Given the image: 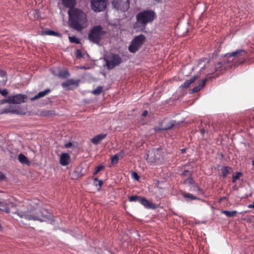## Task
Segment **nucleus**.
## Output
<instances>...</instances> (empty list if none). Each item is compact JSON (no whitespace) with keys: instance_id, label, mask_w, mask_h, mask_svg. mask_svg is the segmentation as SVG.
Instances as JSON below:
<instances>
[{"instance_id":"obj_1","label":"nucleus","mask_w":254,"mask_h":254,"mask_svg":"<svg viewBox=\"0 0 254 254\" xmlns=\"http://www.w3.org/2000/svg\"><path fill=\"white\" fill-rule=\"evenodd\" d=\"M68 14L69 24L72 28L79 31L85 27L86 15L83 11L77 9H69Z\"/></svg>"},{"instance_id":"obj_2","label":"nucleus","mask_w":254,"mask_h":254,"mask_svg":"<svg viewBox=\"0 0 254 254\" xmlns=\"http://www.w3.org/2000/svg\"><path fill=\"white\" fill-rule=\"evenodd\" d=\"M21 218L28 220L38 221L41 222L52 223L54 220L50 214H44L39 210H30L25 212L16 211L14 213Z\"/></svg>"},{"instance_id":"obj_3","label":"nucleus","mask_w":254,"mask_h":254,"mask_svg":"<svg viewBox=\"0 0 254 254\" xmlns=\"http://www.w3.org/2000/svg\"><path fill=\"white\" fill-rule=\"evenodd\" d=\"M156 17L155 12L151 10H144L139 12L136 16L135 27L141 30L145 29L147 23L152 22Z\"/></svg>"},{"instance_id":"obj_4","label":"nucleus","mask_w":254,"mask_h":254,"mask_svg":"<svg viewBox=\"0 0 254 254\" xmlns=\"http://www.w3.org/2000/svg\"><path fill=\"white\" fill-rule=\"evenodd\" d=\"M106 33L107 32L101 25L94 26L90 30L88 39L92 43L99 44Z\"/></svg>"},{"instance_id":"obj_5","label":"nucleus","mask_w":254,"mask_h":254,"mask_svg":"<svg viewBox=\"0 0 254 254\" xmlns=\"http://www.w3.org/2000/svg\"><path fill=\"white\" fill-rule=\"evenodd\" d=\"M106 61V66L108 69H113L119 65L122 62V59L117 54H110L104 58Z\"/></svg>"},{"instance_id":"obj_6","label":"nucleus","mask_w":254,"mask_h":254,"mask_svg":"<svg viewBox=\"0 0 254 254\" xmlns=\"http://www.w3.org/2000/svg\"><path fill=\"white\" fill-rule=\"evenodd\" d=\"M145 39V37L142 34L135 36L128 47L129 51L132 53L137 51L143 44Z\"/></svg>"},{"instance_id":"obj_7","label":"nucleus","mask_w":254,"mask_h":254,"mask_svg":"<svg viewBox=\"0 0 254 254\" xmlns=\"http://www.w3.org/2000/svg\"><path fill=\"white\" fill-rule=\"evenodd\" d=\"M224 57L227 58V61L224 60L223 61L218 63L216 66V70L222 68V69H226L231 66V64L233 61L237 59L232 56V53H227L224 56Z\"/></svg>"},{"instance_id":"obj_8","label":"nucleus","mask_w":254,"mask_h":254,"mask_svg":"<svg viewBox=\"0 0 254 254\" xmlns=\"http://www.w3.org/2000/svg\"><path fill=\"white\" fill-rule=\"evenodd\" d=\"M112 4L115 8L122 12L127 11L129 7V0H113Z\"/></svg>"},{"instance_id":"obj_9","label":"nucleus","mask_w":254,"mask_h":254,"mask_svg":"<svg viewBox=\"0 0 254 254\" xmlns=\"http://www.w3.org/2000/svg\"><path fill=\"white\" fill-rule=\"evenodd\" d=\"M106 5L107 0H91V8L95 12L103 11Z\"/></svg>"},{"instance_id":"obj_10","label":"nucleus","mask_w":254,"mask_h":254,"mask_svg":"<svg viewBox=\"0 0 254 254\" xmlns=\"http://www.w3.org/2000/svg\"><path fill=\"white\" fill-rule=\"evenodd\" d=\"M27 96L23 94H17L15 96H9L8 99L5 100L3 103L12 104H20L25 102Z\"/></svg>"},{"instance_id":"obj_11","label":"nucleus","mask_w":254,"mask_h":254,"mask_svg":"<svg viewBox=\"0 0 254 254\" xmlns=\"http://www.w3.org/2000/svg\"><path fill=\"white\" fill-rule=\"evenodd\" d=\"M174 126V123L172 122L169 121L168 120H164L163 122L160 125L159 127H155L156 131H160L164 130H168Z\"/></svg>"},{"instance_id":"obj_12","label":"nucleus","mask_w":254,"mask_h":254,"mask_svg":"<svg viewBox=\"0 0 254 254\" xmlns=\"http://www.w3.org/2000/svg\"><path fill=\"white\" fill-rule=\"evenodd\" d=\"M70 160L69 155L67 153H62L60 157V164L64 166L67 165Z\"/></svg>"},{"instance_id":"obj_13","label":"nucleus","mask_w":254,"mask_h":254,"mask_svg":"<svg viewBox=\"0 0 254 254\" xmlns=\"http://www.w3.org/2000/svg\"><path fill=\"white\" fill-rule=\"evenodd\" d=\"M107 134L101 133L94 136L91 139V142L95 145L99 144L103 139L106 138Z\"/></svg>"},{"instance_id":"obj_14","label":"nucleus","mask_w":254,"mask_h":254,"mask_svg":"<svg viewBox=\"0 0 254 254\" xmlns=\"http://www.w3.org/2000/svg\"><path fill=\"white\" fill-rule=\"evenodd\" d=\"M232 56L234 57L238 60L240 57L245 56L247 53L246 51L244 50L239 49L235 52H232Z\"/></svg>"},{"instance_id":"obj_15","label":"nucleus","mask_w":254,"mask_h":254,"mask_svg":"<svg viewBox=\"0 0 254 254\" xmlns=\"http://www.w3.org/2000/svg\"><path fill=\"white\" fill-rule=\"evenodd\" d=\"M18 159L19 161L22 164H27L28 166L30 165V162L28 158L22 153L18 155Z\"/></svg>"},{"instance_id":"obj_16","label":"nucleus","mask_w":254,"mask_h":254,"mask_svg":"<svg viewBox=\"0 0 254 254\" xmlns=\"http://www.w3.org/2000/svg\"><path fill=\"white\" fill-rule=\"evenodd\" d=\"M140 203L147 208H154V205L151 203L148 200L144 198H142L140 200Z\"/></svg>"},{"instance_id":"obj_17","label":"nucleus","mask_w":254,"mask_h":254,"mask_svg":"<svg viewBox=\"0 0 254 254\" xmlns=\"http://www.w3.org/2000/svg\"><path fill=\"white\" fill-rule=\"evenodd\" d=\"M63 4L67 7L72 8L75 4V0H62Z\"/></svg>"},{"instance_id":"obj_18","label":"nucleus","mask_w":254,"mask_h":254,"mask_svg":"<svg viewBox=\"0 0 254 254\" xmlns=\"http://www.w3.org/2000/svg\"><path fill=\"white\" fill-rule=\"evenodd\" d=\"M199 76L198 75L194 76L191 78L186 80L182 85L181 87L184 88H188L190 86V85L192 84L194 81L198 78Z\"/></svg>"},{"instance_id":"obj_19","label":"nucleus","mask_w":254,"mask_h":254,"mask_svg":"<svg viewBox=\"0 0 254 254\" xmlns=\"http://www.w3.org/2000/svg\"><path fill=\"white\" fill-rule=\"evenodd\" d=\"M50 92V90L47 89L44 91L40 92L37 95L33 97L31 100H35L39 98H42L47 95Z\"/></svg>"},{"instance_id":"obj_20","label":"nucleus","mask_w":254,"mask_h":254,"mask_svg":"<svg viewBox=\"0 0 254 254\" xmlns=\"http://www.w3.org/2000/svg\"><path fill=\"white\" fill-rule=\"evenodd\" d=\"M206 81V79H204L202 80L200 83H199L198 85L194 87L192 89L193 92H196L198 91H199L202 87L204 86V85L205 84Z\"/></svg>"},{"instance_id":"obj_21","label":"nucleus","mask_w":254,"mask_h":254,"mask_svg":"<svg viewBox=\"0 0 254 254\" xmlns=\"http://www.w3.org/2000/svg\"><path fill=\"white\" fill-rule=\"evenodd\" d=\"M77 84L76 82L73 79H69L62 83V86L64 88L68 87L72 85Z\"/></svg>"},{"instance_id":"obj_22","label":"nucleus","mask_w":254,"mask_h":254,"mask_svg":"<svg viewBox=\"0 0 254 254\" xmlns=\"http://www.w3.org/2000/svg\"><path fill=\"white\" fill-rule=\"evenodd\" d=\"M0 210L5 211L6 213H10V209L6 203L0 201Z\"/></svg>"},{"instance_id":"obj_23","label":"nucleus","mask_w":254,"mask_h":254,"mask_svg":"<svg viewBox=\"0 0 254 254\" xmlns=\"http://www.w3.org/2000/svg\"><path fill=\"white\" fill-rule=\"evenodd\" d=\"M222 213L224 214L226 216L228 217H232L236 216L237 213V211L236 210L233 211H227V210H223L222 211Z\"/></svg>"},{"instance_id":"obj_24","label":"nucleus","mask_w":254,"mask_h":254,"mask_svg":"<svg viewBox=\"0 0 254 254\" xmlns=\"http://www.w3.org/2000/svg\"><path fill=\"white\" fill-rule=\"evenodd\" d=\"M42 34L43 35L56 36H58V37H60L61 36V34L60 33H59L58 32H55L52 30H46V31H43L42 32Z\"/></svg>"},{"instance_id":"obj_25","label":"nucleus","mask_w":254,"mask_h":254,"mask_svg":"<svg viewBox=\"0 0 254 254\" xmlns=\"http://www.w3.org/2000/svg\"><path fill=\"white\" fill-rule=\"evenodd\" d=\"M94 184L96 187H98L97 189L99 190L103 185V181L95 178L94 179Z\"/></svg>"},{"instance_id":"obj_26","label":"nucleus","mask_w":254,"mask_h":254,"mask_svg":"<svg viewBox=\"0 0 254 254\" xmlns=\"http://www.w3.org/2000/svg\"><path fill=\"white\" fill-rule=\"evenodd\" d=\"M102 89H103V87L102 86H98L96 89L92 91V93L94 95H99L102 92Z\"/></svg>"},{"instance_id":"obj_27","label":"nucleus","mask_w":254,"mask_h":254,"mask_svg":"<svg viewBox=\"0 0 254 254\" xmlns=\"http://www.w3.org/2000/svg\"><path fill=\"white\" fill-rule=\"evenodd\" d=\"M68 39H69L70 42H71V43H76V44L80 43V41H79V39H77L75 36H69L68 37Z\"/></svg>"},{"instance_id":"obj_28","label":"nucleus","mask_w":254,"mask_h":254,"mask_svg":"<svg viewBox=\"0 0 254 254\" xmlns=\"http://www.w3.org/2000/svg\"><path fill=\"white\" fill-rule=\"evenodd\" d=\"M59 75L61 77L66 78L69 75V73L67 71L65 70L64 71L60 72L59 73Z\"/></svg>"},{"instance_id":"obj_29","label":"nucleus","mask_w":254,"mask_h":254,"mask_svg":"<svg viewBox=\"0 0 254 254\" xmlns=\"http://www.w3.org/2000/svg\"><path fill=\"white\" fill-rule=\"evenodd\" d=\"M231 168L228 167H225L222 169V173L223 177H225L229 173Z\"/></svg>"},{"instance_id":"obj_30","label":"nucleus","mask_w":254,"mask_h":254,"mask_svg":"<svg viewBox=\"0 0 254 254\" xmlns=\"http://www.w3.org/2000/svg\"><path fill=\"white\" fill-rule=\"evenodd\" d=\"M141 199V197L136 196V195H133L129 197V201H138L140 202V200Z\"/></svg>"},{"instance_id":"obj_31","label":"nucleus","mask_w":254,"mask_h":254,"mask_svg":"<svg viewBox=\"0 0 254 254\" xmlns=\"http://www.w3.org/2000/svg\"><path fill=\"white\" fill-rule=\"evenodd\" d=\"M184 196L185 198H190V199H192V200H194V199H197L196 197L194 196L192 194H190V193H185L184 194Z\"/></svg>"},{"instance_id":"obj_32","label":"nucleus","mask_w":254,"mask_h":254,"mask_svg":"<svg viewBox=\"0 0 254 254\" xmlns=\"http://www.w3.org/2000/svg\"><path fill=\"white\" fill-rule=\"evenodd\" d=\"M119 160V159L115 154L114 155L112 156L111 157V163L112 164H117Z\"/></svg>"},{"instance_id":"obj_33","label":"nucleus","mask_w":254,"mask_h":254,"mask_svg":"<svg viewBox=\"0 0 254 254\" xmlns=\"http://www.w3.org/2000/svg\"><path fill=\"white\" fill-rule=\"evenodd\" d=\"M10 112H11L12 113H15V114H18V111L16 110L10 111L8 109H5L4 110V111L1 112V114L7 113H10Z\"/></svg>"},{"instance_id":"obj_34","label":"nucleus","mask_w":254,"mask_h":254,"mask_svg":"<svg viewBox=\"0 0 254 254\" xmlns=\"http://www.w3.org/2000/svg\"><path fill=\"white\" fill-rule=\"evenodd\" d=\"M0 76L3 77L5 78V79L3 80V84H4L7 81V78L6 77L5 72L3 70H0Z\"/></svg>"},{"instance_id":"obj_35","label":"nucleus","mask_w":254,"mask_h":254,"mask_svg":"<svg viewBox=\"0 0 254 254\" xmlns=\"http://www.w3.org/2000/svg\"><path fill=\"white\" fill-rule=\"evenodd\" d=\"M242 175L241 173H237L236 175L234 176L233 177L232 182L234 183L237 180L239 179L240 176Z\"/></svg>"},{"instance_id":"obj_36","label":"nucleus","mask_w":254,"mask_h":254,"mask_svg":"<svg viewBox=\"0 0 254 254\" xmlns=\"http://www.w3.org/2000/svg\"><path fill=\"white\" fill-rule=\"evenodd\" d=\"M124 151L123 150L121 152L116 154L115 155L118 157L119 159L122 158L124 156Z\"/></svg>"},{"instance_id":"obj_37","label":"nucleus","mask_w":254,"mask_h":254,"mask_svg":"<svg viewBox=\"0 0 254 254\" xmlns=\"http://www.w3.org/2000/svg\"><path fill=\"white\" fill-rule=\"evenodd\" d=\"M104 166L100 165L96 167V170L95 172H94V174H97L99 172L101 171L104 168Z\"/></svg>"},{"instance_id":"obj_38","label":"nucleus","mask_w":254,"mask_h":254,"mask_svg":"<svg viewBox=\"0 0 254 254\" xmlns=\"http://www.w3.org/2000/svg\"><path fill=\"white\" fill-rule=\"evenodd\" d=\"M132 177H133L134 179H135V180H138V179H139V176H138V175H137V174L136 173H135V172H133V173H132Z\"/></svg>"},{"instance_id":"obj_39","label":"nucleus","mask_w":254,"mask_h":254,"mask_svg":"<svg viewBox=\"0 0 254 254\" xmlns=\"http://www.w3.org/2000/svg\"><path fill=\"white\" fill-rule=\"evenodd\" d=\"M0 93L2 96H5L8 94V91L6 89H3L1 90Z\"/></svg>"},{"instance_id":"obj_40","label":"nucleus","mask_w":254,"mask_h":254,"mask_svg":"<svg viewBox=\"0 0 254 254\" xmlns=\"http://www.w3.org/2000/svg\"><path fill=\"white\" fill-rule=\"evenodd\" d=\"M193 183V180L191 178H188L185 181V184H192Z\"/></svg>"},{"instance_id":"obj_41","label":"nucleus","mask_w":254,"mask_h":254,"mask_svg":"<svg viewBox=\"0 0 254 254\" xmlns=\"http://www.w3.org/2000/svg\"><path fill=\"white\" fill-rule=\"evenodd\" d=\"M72 145V144L71 142H68V143H66L64 145V146L65 148H68L71 147Z\"/></svg>"},{"instance_id":"obj_42","label":"nucleus","mask_w":254,"mask_h":254,"mask_svg":"<svg viewBox=\"0 0 254 254\" xmlns=\"http://www.w3.org/2000/svg\"><path fill=\"white\" fill-rule=\"evenodd\" d=\"M76 55L77 57H79L81 56V52L80 50H77L76 51Z\"/></svg>"},{"instance_id":"obj_43","label":"nucleus","mask_w":254,"mask_h":254,"mask_svg":"<svg viewBox=\"0 0 254 254\" xmlns=\"http://www.w3.org/2000/svg\"><path fill=\"white\" fill-rule=\"evenodd\" d=\"M5 178L4 175L0 172V180H2Z\"/></svg>"},{"instance_id":"obj_44","label":"nucleus","mask_w":254,"mask_h":254,"mask_svg":"<svg viewBox=\"0 0 254 254\" xmlns=\"http://www.w3.org/2000/svg\"><path fill=\"white\" fill-rule=\"evenodd\" d=\"M34 12L35 13V18H38L39 17V12L38 11L36 10H34Z\"/></svg>"},{"instance_id":"obj_45","label":"nucleus","mask_w":254,"mask_h":254,"mask_svg":"<svg viewBox=\"0 0 254 254\" xmlns=\"http://www.w3.org/2000/svg\"><path fill=\"white\" fill-rule=\"evenodd\" d=\"M148 114V111H146V110H145L143 112L142 114V116L143 117H146Z\"/></svg>"},{"instance_id":"obj_46","label":"nucleus","mask_w":254,"mask_h":254,"mask_svg":"<svg viewBox=\"0 0 254 254\" xmlns=\"http://www.w3.org/2000/svg\"><path fill=\"white\" fill-rule=\"evenodd\" d=\"M181 151L182 153H185L186 152V149H183L181 150Z\"/></svg>"},{"instance_id":"obj_47","label":"nucleus","mask_w":254,"mask_h":254,"mask_svg":"<svg viewBox=\"0 0 254 254\" xmlns=\"http://www.w3.org/2000/svg\"><path fill=\"white\" fill-rule=\"evenodd\" d=\"M195 188H196V189H197V190H199V191L200 190V189H199V188L198 187L196 186Z\"/></svg>"},{"instance_id":"obj_48","label":"nucleus","mask_w":254,"mask_h":254,"mask_svg":"<svg viewBox=\"0 0 254 254\" xmlns=\"http://www.w3.org/2000/svg\"><path fill=\"white\" fill-rule=\"evenodd\" d=\"M204 130H201V133H203L204 132Z\"/></svg>"},{"instance_id":"obj_49","label":"nucleus","mask_w":254,"mask_h":254,"mask_svg":"<svg viewBox=\"0 0 254 254\" xmlns=\"http://www.w3.org/2000/svg\"><path fill=\"white\" fill-rule=\"evenodd\" d=\"M253 165L254 166V160L253 161Z\"/></svg>"},{"instance_id":"obj_50","label":"nucleus","mask_w":254,"mask_h":254,"mask_svg":"<svg viewBox=\"0 0 254 254\" xmlns=\"http://www.w3.org/2000/svg\"><path fill=\"white\" fill-rule=\"evenodd\" d=\"M156 1H160L161 0H155Z\"/></svg>"},{"instance_id":"obj_51","label":"nucleus","mask_w":254,"mask_h":254,"mask_svg":"<svg viewBox=\"0 0 254 254\" xmlns=\"http://www.w3.org/2000/svg\"><path fill=\"white\" fill-rule=\"evenodd\" d=\"M1 90L0 89V93L1 92Z\"/></svg>"}]
</instances>
